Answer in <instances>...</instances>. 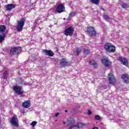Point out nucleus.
Segmentation results:
<instances>
[{"mask_svg": "<svg viewBox=\"0 0 129 129\" xmlns=\"http://www.w3.org/2000/svg\"><path fill=\"white\" fill-rule=\"evenodd\" d=\"M88 115H91V111H90L89 110H88Z\"/></svg>", "mask_w": 129, "mask_h": 129, "instance_id": "c756f323", "label": "nucleus"}, {"mask_svg": "<svg viewBox=\"0 0 129 129\" xmlns=\"http://www.w3.org/2000/svg\"><path fill=\"white\" fill-rule=\"evenodd\" d=\"M104 48L109 53H114L115 52V46L111 43H106L104 45Z\"/></svg>", "mask_w": 129, "mask_h": 129, "instance_id": "f257e3e1", "label": "nucleus"}, {"mask_svg": "<svg viewBox=\"0 0 129 129\" xmlns=\"http://www.w3.org/2000/svg\"><path fill=\"white\" fill-rule=\"evenodd\" d=\"M21 51H22V48L20 47H15L11 49V55H16L19 54Z\"/></svg>", "mask_w": 129, "mask_h": 129, "instance_id": "1a4fd4ad", "label": "nucleus"}, {"mask_svg": "<svg viewBox=\"0 0 129 129\" xmlns=\"http://www.w3.org/2000/svg\"><path fill=\"white\" fill-rule=\"evenodd\" d=\"M91 3L94 5H98L99 4V0H90Z\"/></svg>", "mask_w": 129, "mask_h": 129, "instance_id": "412c9836", "label": "nucleus"}, {"mask_svg": "<svg viewBox=\"0 0 129 129\" xmlns=\"http://www.w3.org/2000/svg\"><path fill=\"white\" fill-rule=\"evenodd\" d=\"M73 33H74V28L72 26L67 28L63 32V34L66 35V36H72Z\"/></svg>", "mask_w": 129, "mask_h": 129, "instance_id": "20e7f679", "label": "nucleus"}, {"mask_svg": "<svg viewBox=\"0 0 129 129\" xmlns=\"http://www.w3.org/2000/svg\"><path fill=\"white\" fill-rule=\"evenodd\" d=\"M84 52L85 54H89V53H90V50L87 49H85Z\"/></svg>", "mask_w": 129, "mask_h": 129, "instance_id": "bb28decb", "label": "nucleus"}, {"mask_svg": "<svg viewBox=\"0 0 129 129\" xmlns=\"http://www.w3.org/2000/svg\"><path fill=\"white\" fill-rule=\"evenodd\" d=\"M64 111L65 112H67V110H66Z\"/></svg>", "mask_w": 129, "mask_h": 129, "instance_id": "72a5a7b5", "label": "nucleus"}, {"mask_svg": "<svg viewBox=\"0 0 129 129\" xmlns=\"http://www.w3.org/2000/svg\"><path fill=\"white\" fill-rule=\"evenodd\" d=\"M90 65H93L95 68H97V64L94 60H91L89 61Z\"/></svg>", "mask_w": 129, "mask_h": 129, "instance_id": "6ab92c4d", "label": "nucleus"}, {"mask_svg": "<svg viewBox=\"0 0 129 129\" xmlns=\"http://www.w3.org/2000/svg\"><path fill=\"white\" fill-rule=\"evenodd\" d=\"M101 62H102L103 65H104V66H105L106 69H109V68H110V67H111L112 62H111V61H110L108 60L107 57L106 58L102 59Z\"/></svg>", "mask_w": 129, "mask_h": 129, "instance_id": "7ed1b4c3", "label": "nucleus"}, {"mask_svg": "<svg viewBox=\"0 0 129 129\" xmlns=\"http://www.w3.org/2000/svg\"><path fill=\"white\" fill-rule=\"evenodd\" d=\"M118 61H120L121 62V64H123V65H125V66H127L128 65V62L127 61V59L125 58V57H119L118 58Z\"/></svg>", "mask_w": 129, "mask_h": 129, "instance_id": "9b49d317", "label": "nucleus"}, {"mask_svg": "<svg viewBox=\"0 0 129 129\" xmlns=\"http://www.w3.org/2000/svg\"><path fill=\"white\" fill-rule=\"evenodd\" d=\"M22 106L24 108H29L31 106V101L30 100L25 101L23 103Z\"/></svg>", "mask_w": 129, "mask_h": 129, "instance_id": "4468645a", "label": "nucleus"}, {"mask_svg": "<svg viewBox=\"0 0 129 129\" xmlns=\"http://www.w3.org/2000/svg\"><path fill=\"white\" fill-rule=\"evenodd\" d=\"M83 126H85V124L79 122L76 125H75V126L73 127V129H79L81 127H83Z\"/></svg>", "mask_w": 129, "mask_h": 129, "instance_id": "dca6fc26", "label": "nucleus"}, {"mask_svg": "<svg viewBox=\"0 0 129 129\" xmlns=\"http://www.w3.org/2000/svg\"><path fill=\"white\" fill-rule=\"evenodd\" d=\"M5 37L6 35L4 33H3L2 35H0V42H3L5 40Z\"/></svg>", "mask_w": 129, "mask_h": 129, "instance_id": "4be33fe9", "label": "nucleus"}, {"mask_svg": "<svg viewBox=\"0 0 129 129\" xmlns=\"http://www.w3.org/2000/svg\"><path fill=\"white\" fill-rule=\"evenodd\" d=\"M76 14H77V12L75 11V12H72L71 13H70L69 14V18H73V17H74V16H75V15H76Z\"/></svg>", "mask_w": 129, "mask_h": 129, "instance_id": "5701e85b", "label": "nucleus"}, {"mask_svg": "<svg viewBox=\"0 0 129 129\" xmlns=\"http://www.w3.org/2000/svg\"><path fill=\"white\" fill-rule=\"evenodd\" d=\"M74 122H75V120H74V119L73 118L69 117L68 119L67 123V125H68V126H70V129H71V128L73 129V127L75 126V125H74Z\"/></svg>", "mask_w": 129, "mask_h": 129, "instance_id": "9d476101", "label": "nucleus"}, {"mask_svg": "<svg viewBox=\"0 0 129 129\" xmlns=\"http://www.w3.org/2000/svg\"><path fill=\"white\" fill-rule=\"evenodd\" d=\"M80 52H81V49L79 48H77L76 49V53L77 55H79V54H80Z\"/></svg>", "mask_w": 129, "mask_h": 129, "instance_id": "a878e982", "label": "nucleus"}, {"mask_svg": "<svg viewBox=\"0 0 129 129\" xmlns=\"http://www.w3.org/2000/svg\"><path fill=\"white\" fill-rule=\"evenodd\" d=\"M13 90L14 91H15L17 94L20 95L24 93V90H23V88L19 86H14L13 87Z\"/></svg>", "mask_w": 129, "mask_h": 129, "instance_id": "0eeeda50", "label": "nucleus"}, {"mask_svg": "<svg viewBox=\"0 0 129 129\" xmlns=\"http://www.w3.org/2000/svg\"><path fill=\"white\" fill-rule=\"evenodd\" d=\"M64 12H65V6H64V4H61L57 6L55 13L57 14L58 13V14H61V13H64Z\"/></svg>", "mask_w": 129, "mask_h": 129, "instance_id": "423d86ee", "label": "nucleus"}, {"mask_svg": "<svg viewBox=\"0 0 129 129\" xmlns=\"http://www.w3.org/2000/svg\"><path fill=\"white\" fill-rule=\"evenodd\" d=\"M24 84H27V83H25Z\"/></svg>", "mask_w": 129, "mask_h": 129, "instance_id": "f704fd0d", "label": "nucleus"}, {"mask_svg": "<svg viewBox=\"0 0 129 129\" xmlns=\"http://www.w3.org/2000/svg\"><path fill=\"white\" fill-rule=\"evenodd\" d=\"M69 62L64 58H62L61 61L60 62V65H61V66H67Z\"/></svg>", "mask_w": 129, "mask_h": 129, "instance_id": "a211bd4d", "label": "nucleus"}, {"mask_svg": "<svg viewBox=\"0 0 129 129\" xmlns=\"http://www.w3.org/2000/svg\"><path fill=\"white\" fill-rule=\"evenodd\" d=\"M121 79L123 80L124 83H129V76L126 74H124L121 76Z\"/></svg>", "mask_w": 129, "mask_h": 129, "instance_id": "ddd939ff", "label": "nucleus"}, {"mask_svg": "<svg viewBox=\"0 0 129 129\" xmlns=\"http://www.w3.org/2000/svg\"><path fill=\"white\" fill-rule=\"evenodd\" d=\"M87 33L89 36H95L96 35V31L93 27L89 26L87 28Z\"/></svg>", "mask_w": 129, "mask_h": 129, "instance_id": "39448f33", "label": "nucleus"}, {"mask_svg": "<svg viewBox=\"0 0 129 129\" xmlns=\"http://www.w3.org/2000/svg\"><path fill=\"white\" fill-rule=\"evenodd\" d=\"M24 112L23 111L22 113H24Z\"/></svg>", "mask_w": 129, "mask_h": 129, "instance_id": "c9c22d12", "label": "nucleus"}, {"mask_svg": "<svg viewBox=\"0 0 129 129\" xmlns=\"http://www.w3.org/2000/svg\"><path fill=\"white\" fill-rule=\"evenodd\" d=\"M25 22H26V20H25V19L24 18H22L19 21H18L16 27L18 32L23 31V27L25 25Z\"/></svg>", "mask_w": 129, "mask_h": 129, "instance_id": "f03ea898", "label": "nucleus"}, {"mask_svg": "<svg viewBox=\"0 0 129 129\" xmlns=\"http://www.w3.org/2000/svg\"><path fill=\"white\" fill-rule=\"evenodd\" d=\"M14 8H15V5L14 4H9L6 6L7 11H9V12H11Z\"/></svg>", "mask_w": 129, "mask_h": 129, "instance_id": "f3484780", "label": "nucleus"}, {"mask_svg": "<svg viewBox=\"0 0 129 129\" xmlns=\"http://www.w3.org/2000/svg\"><path fill=\"white\" fill-rule=\"evenodd\" d=\"M37 124V121H34L31 123V125H32L33 126H35V125H36Z\"/></svg>", "mask_w": 129, "mask_h": 129, "instance_id": "c85d7f7f", "label": "nucleus"}, {"mask_svg": "<svg viewBox=\"0 0 129 129\" xmlns=\"http://www.w3.org/2000/svg\"><path fill=\"white\" fill-rule=\"evenodd\" d=\"M0 65H2V60H0Z\"/></svg>", "mask_w": 129, "mask_h": 129, "instance_id": "473e14b6", "label": "nucleus"}, {"mask_svg": "<svg viewBox=\"0 0 129 129\" xmlns=\"http://www.w3.org/2000/svg\"><path fill=\"white\" fill-rule=\"evenodd\" d=\"M104 20L107 21V22H109V20H111V19L108 17V16L106 15H104Z\"/></svg>", "mask_w": 129, "mask_h": 129, "instance_id": "393cba45", "label": "nucleus"}, {"mask_svg": "<svg viewBox=\"0 0 129 129\" xmlns=\"http://www.w3.org/2000/svg\"><path fill=\"white\" fill-rule=\"evenodd\" d=\"M7 28L6 27V26L2 25L0 27V32H2V33H4L6 31V29Z\"/></svg>", "mask_w": 129, "mask_h": 129, "instance_id": "aec40b11", "label": "nucleus"}, {"mask_svg": "<svg viewBox=\"0 0 129 129\" xmlns=\"http://www.w3.org/2000/svg\"><path fill=\"white\" fill-rule=\"evenodd\" d=\"M58 115H59V113L58 112L55 114V116H56V117H57Z\"/></svg>", "mask_w": 129, "mask_h": 129, "instance_id": "7c9ffc66", "label": "nucleus"}, {"mask_svg": "<svg viewBox=\"0 0 129 129\" xmlns=\"http://www.w3.org/2000/svg\"><path fill=\"white\" fill-rule=\"evenodd\" d=\"M108 81L110 84H113L114 83H115V78L112 74H109Z\"/></svg>", "mask_w": 129, "mask_h": 129, "instance_id": "f8f14e48", "label": "nucleus"}, {"mask_svg": "<svg viewBox=\"0 0 129 129\" xmlns=\"http://www.w3.org/2000/svg\"><path fill=\"white\" fill-rule=\"evenodd\" d=\"M95 118L97 120H99V119H100V116H99L98 115H96L95 116Z\"/></svg>", "mask_w": 129, "mask_h": 129, "instance_id": "cd10ccee", "label": "nucleus"}, {"mask_svg": "<svg viewBox=\"0 0 129 129\" xmlns=\"http://www.w3.org/2000/svg\"><path fill=\"white\" fill-rule=\"evenodd\" d=\"M121 7L123 8V9H127L129 7V5L127 4L123 3L121 5Z\"/></svg>", "mask_w": 129, "mask_h": 129, "instance_id": "b1692460", "label": "nucleus"}, {"mask_svg": "<svg viewBox=\"0 0 129 129\" xmlns=\"http://www.w3.org/2000/svg\"><path fill=\"white\" fill-rule=\"evenodd\" d=\"M10 123L12 125H14V126H18L19 120L18 119L17 116H14L12 117L11 120H10Z\"/></svg>", "mask_w": 129, "mask_h": 129, "instance_id": "6e6552de", "label": "nucleus"}, {"mask_svg": "<svg viewBox=\"0 0 129 129\" xmlns=\"http://www.w3.org/2000/svg\"><path fill=\"white\" fill-rule=\"evenodd\" d=\"M43 52L46 56H49V57H53L54 56V53L51 50H43Z\"/></svg>", "mask_w": 129, "mask_h": 129, "instance_id": "2eb2a0df", "label": "nucleus"}, {"mask_svg": "<svg viewBox=\"0 0 129 129\" xmlns=\"http://www.w3.org/2000/svg\"><path fill=\"white\" fill-rule=\"evenodd\" d=\"M62 123H63V124H66V122H65L64 121H63V122H62Z\"/></svg>", "mask_w": 129, "mask_h": 129, "instance_id": "2f4dec72", "label": "nucleus"}]
</instances>
